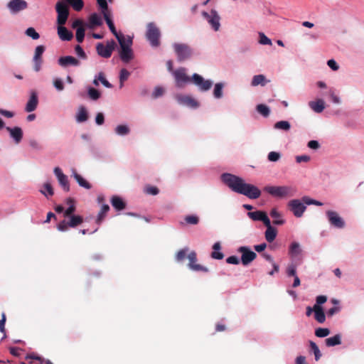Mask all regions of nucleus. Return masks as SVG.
Returning a JSON list of instances; mask_svg holds the SVG:
<instances>
[{"label":"nucleus","instance_id":"nucleus-1","mask_svg":"<svg viewBox=\"0 0 364 364\" xmlns=\"http://www.w3.org/2000/svg\"><path fill=\"white\" fill-rule=\"evenodd\" d=\"M229 188L250 199H257L261 196V191L257 186L247 183L242 178L230 173H229Z\"/></svg>","mask_w":364,"mask_h":364},{"label":"nucleus","instance_id":"nucleus-2","mask_svg":"<svg viewBox=\"0 0 364 364\" xmlns=\"http://www.w3.org/2000/svg\"><path fill=\"white\" fill-rule=\"evenodd\" d=\"M264 191L274 197L281 198L293 196L295 193V190L292 187L287 186H267L264 188Z\"/></svg>","mask_w":364,"mask_h":364},{"label":"nucleus","instance_id":"nucleus-3","mask_svg":"<svg viewBox=\"0 0 364 364\" xmlns=\"http://www.w3.org/2000/svg\"><path fill=\"white\" fill-rule=\"evenodd\" d=\"M146 37L153 47H158L160 45L161 32L156 25L153 23H149L146 26Z\"/></svg>","mask_w":364,"mask_h":364},{"label":"nucleus","instance_id":"nucleus-4","mask_svg":"<svg viewBox=\"0 0 364 364\" xmlns=\"http://www.w3.org/2000/svg\"><path fill=\"white\" fill-rule=\"evenodd\" d=\"M117 44L114 40L108 41L105 46L102 43H98L96 46L97 54L105 58H109L115 49Z\"/></svg>","mask_w":364,"mask_h":364},{"label":"nucleus","instance_id":"nucleus-5","mask_svg":"<svg viewBox=\"0 0 364 364\" xmlns=\"http://www.w3.org/2000/svg\"><path fill=\"white\" fill-rule=\"evenodd\" d=\"M55 10L58 14L57 23L58 25H65L69 16L68 6L65 2L60 1L55 5Z\"/></svg>","mask_w":364,"mask_h":364},{"label":"nucleus","instance_id":"nucleus-6","mask_svg":"<svg viewBox=\"0 0 364 364\" xmlns=\"http://www.w3.org/2000/svg\"><path fill=\"white\" fill-rule=\"evenodd\" d=\"M305 203L299 199H293L288 202L287 206L290 211L296 218H301L305 212L306 207Z\"/></svg>","mask_w":364,"mask_h":364},{"label":"nucleus","instance_id":"nucleus-7","mask_svg":"<svg viewBox=\"0 0 364 364\" xmlns=\"http://www.w3.org/2000/svg\"><path fill=\"white\" fill-rule=\"evenodd\" d=\"M237 252L241 254V262L244 266L249 265L257 258V254L249 247L241 246L238 248Z\"/></svg>","mask_w":364,"mask_h":364},{"label":"nucleus","instance_id":"nucleus-8","mask_svg":"<svg viewBox=\"0 0 364 364\" xmlns=\"http://www.w3.org/2000/svg\"><path fill=\"white\" fill-rule=\"evenodd\" d=\"M173 48L179 61L186 60L190 58L192 55L191 48L186 44L176 43Z\"/></svg>","mask_w":364,"mask_h":364},{"label":"nucleus","instance_id":"nucleus-9","mask_svg":"<svg viewBox=\"0 0 364 364\" xmlns=\"http://www.w3.org/2000/svg\"><path fill=\"white\" fill-rule=\"evenodd\" d=\"M198 87L200 91L205 92L209 90L213 82L210 80H205L201 75L194 73L191 77V82Z\"/></svg>","mask_w":364,"mask_h":364},{"label":"nucleus","instance_id":"nucleus-10","mask_svg":"<svg viewBox=\"0 0 364 364\" xmlns=\"http://www.w3.org/2000/svg\"><path fill=\"white\" fill-rule=\"evenodd\" d=\"M326 214L331 226L338 229H342L345 227L346 223L344 220L337 212L333 210H327Z\"/></svg>","mask_w":364,"mask_h":364},{"label":"nucleus","instance_id":"nucleus-11","mask_svg":"<svg viewBox=\"0 0 364 364\" xmlns=\"http://www.w3.org/2000/svg\"><path fill=\"white\" fill-rule=\"evenodd\" d=\"M176 85L179 87H183L185 84L191 82V77H188L186 73L184 68H180L173 72Z\"/></svg>","mask_w":364,"mask_h":364},{"label":"nucleus","instance_id":"nucleus-12","mask_svg":"<svg viewBox=\"0 0 364 364\" xmlns=\"http://www.w3.org/2000/svg\"><path fill=\"white\" fill-rule=\"evenodd\" d=\"M202 15L215 31L219 30L220 17L215 11L212 10L210 14L203 11Z\"/></svg>","mask_w":364,"mask_h":364},{"label":"nucleus","instance_id":"nucleus-13","mask_svg":"<svg viewBox=\"0 0 364 364\" xmlns=\"http://www.w3.org/2000/svg\"><path fill=\"white\" fill-rule=\"evenodd\" d=\"M188 259L189 260L188 267L190 269L195 272H207L208 268L203 267L199 264H196L197 262V255L196 252L192 251L188 255Z\"/></svg>","mask_w":364,"mask_h":364},{"label":"nucleus","instance_id":"nucleus-14","mask_svg":"<svg viewBox=\"0 0 364 364\" xmlns=\"http://www.w3.org/2000/svg\"><path fill=\"white\" fill-rule=\"evenodd\" d=\"M7 6L11 12L18 13L20 11L26 9L28 6V4L24 0H11L8 3Z\"/></svg>","mask_w":364,"mask_h":364},{"label":"nucleus","instance_id":"nucleus-15","mask_svg":"<svg viewBox=\"0 0 364 364\" xmlns=\"http://www.w3.org/2000/svg\"><path fill=\"white\" fill-rule=\"evenodd\" d=\"M45 50V47L43 46H38L35 50V54L33 56V62H34V70L36 72H38L41 70V64H42V58L41 56Z\"/></svg>","mask_w":364,"mask_h":364},{"label":"nucleus","instance_id":"nucleus-16","mask_svg":"<svg viewBox=\"0 0 364 364\" xmlns=\"http://www.w3.org/2000/svg\"><path fill=\"white\" fill-rule=\"evenodd\" d=\"M247 215L250 218H251L252 220L257 221L259 220L262 221L264 225L268 224L269 223L270 220L268 218L267 215L265 212L257 210L255 212H248Z\"/></svg>","mask_w":364,"mask_h":364},{"label":"nucleus","instance_id":"nucleus-17","mask_svg":"<svg viewBox=\"0 0 364 364\" xmlns=\"http://www.w3.org/2000/svg\"><path fill=\"white\" fill-rule=\"evenodd\" d=\"M58 64L63 68H66L69 65L78 66L80 62L73 56L68 55L60 57L58 60Z\"/></svg>","mask_w":364,"mask_h":364},{"label":"nucleus","instance_id":"nucleus-18","mask_svg":"<svg viewBox=\"0 0 364 364\" xmlns=\"http://www.w3.org/2000/svg\"><path fill=\"white\" fill-rule=\"evenodd\" d=\"M6 130L10 133V136L14 139L16 144H19L23 138V131L18 127L11 128L7 127Z\"/></svg>","mask_w":364,"mask_h":364},{"label":"nucleus","instance_id":"nucleus-19","mask_svg":"<svg viewBox=\"0 0 364 364\" xmlns=\"http://www.w3.org/2000/svg\"><path fill=\"white\" fill-rule=\"evenodd\" d=\"M38 100L37 94L35 92H32L28 101L26 103L25 110L27 112H31L34 111L38 105Z\"/></svg>","mask_w":364,"mask_h":364},{"label":"nucleus","instance_id":"nucleus-20","mask_svg":"<svg viewBox=\"0 0 364 364\" xmlns=\"http://www.w3.org/2000/svg\"><path fill=\"white\" fill-rule=\"evenodd\" d=\"M64 25H58V34L62 41H70L73 38V34Z\"/></svg>","mask_w":364,"mask_h":364},{"label":"nucleus","instance_id":"nucleus-21","mask_svg":"<svg viewBox=\"0 0 364 364\" xmlns=\"http://www.w3.org/2000/svg\"><path fill=\"white\" fill-rule=\"evenodd\" d=\"M264 225L267 228V230L264 232L265 239L268 242H272L275 240V238L277 237V230L275 228H273L271 225L270 222L268 223V224Z\"/></svg>","mask_w":364,"mask_h":364},{"label":"nucleus","instance_id":"nucleus-22","mask_svg":"<svg viewBox=\"0 0 364 364\" xmlns=\"http://www.w3.org/2000/svg\"><path fill=\"white\" fill-rule=\"evenodd\" d=\"M314 318L320 323L326 321V315L321 306L314 305Z\"/></svg>","mask_w":364,"mask_h":364},{"label":"nucleus","instance_id":"nucleus-23","mask_svg":"<svg viewBox=\"0 0 364 364\" xmlns=\"http://www.w3.org/2000/svg\"><path fill=\"white\" fill-rule=\"evenodd\" d=\"M111 204L117 210H122L126 208V203L118 196L112 197Z\"/></svg>","mask_w":364,"mask_h":364},{"label":"nucleus","instance_id":"nucleus-24","mask_svg":"<svg viewBox=\"0 0 364 364\" xmlns=\"http://www.w3.org/2000/svg\"><path fill=\"white\" fill-rule=\"evenodd\" d=\"M102 24L101 17L96 13L92 14L89 17V23L87 26L92 29L95 26H100Z\"/></svg>","mask_w":364,"mask_h":364},{"label":"nucleus","instance_id":"nucleus-25","mask_svg":"<svg viewBox=\"0 0 364 364\" xmlns=\"http://www.w3.org/2000/svg\"><path fill=\"white\" fill-rule=\"evenodd\" d=\"M119 56L124 63H129L133 58V52L131 48H122L119 52Z\"/></svg>","mask_w":364,"mask_h":364},{"label":"nucleus","instance_id":"nucleus-26","mask_svg":"<svg viewBox=\"0 0 364 364\" xmlns=\"http://www.w3.org/2000/svg\"><path fill=\"white\" fill-rule=\"evenodd\" d=\"M73 176L76 180L79 186L86 189H90L92 188L90 183L84 179L82 176L78 174L75 169L73 170Z\"/></svg>","mask_w":364,"mask_h":364},{"label":"nucleus","instance_id":"nucleus-27","mask_svg":"<svg viewBox=\"0 0 364 364\" xmlns=\"http://www.w3.org/2000/svg\"><path fill=\"white\" fill-rule=\"evenodd\" d=\"M309 107L316 113H321L325 108L324 102L322 100L311 101L309 103Z\"/></svg>","mask_w":364,"mask_h":364},{"label":"nucleus","instance_id":"nucleus-28","mask_svg":"<svg viewBox=\"0 0 364 364\" xmlns=\"http://www.w3.org/2000/svg\"><path fill=\"white\" fill-rule=\"evenodd\" d=\"M119 43L121 49L122 48H131V46L132 44V39L127 36V38L124 37V35L117 36L116 38Z\"/></svg>","mask_w":364,"mask_h":364},{"label":"nucleus","instance_id":"nucleus-29","mask_svg":"<svg viewBox=\"0 0 364 364\" xmlns=\"http://www.w3.org/2000/svg\"><path fill=\"white\" fill-rule=\"evenodd\" d=\"M213 251L211 252V257L215 259H221L224 255L220 252L221 245L219 242H215L213 246Z\"/></svg>","mask_w":364,"mask_h":364},{"label":"nucleus","instance_id":"nucleus-30","mask_svg":"<svg viewBox=\"0 0 364 364\" xmlns=\"http://www.w3.org/2000/svg\"><path fill=\"white\" fill-rule=\"evenodd\" d=\"M68 218H70V220H68V225H70V228H76L83 223V218L80 215H74Z\"/></svg>","mask_w":364,"mask_h":364},{"label":"nucleus","instance_id":"nucleus-31","mask_svg":"<svg viewBox=\"0 0 364 364\" xmlns=\"http://www.w3.org/2000/svg\"><path fill=\"white\" fill-rule=\"evenodd\" d=\"M326 346L332 347L341 343V336L336 334L332 337L328 338L325 340Z\"/></svg>","mask_w":364,"mask_h":364},{"label":"nucleus","instance_id":"nucleus-32","mask_svg":"<svg viewBox=\"0 0 364 364\" xmlns=\"http://www.w3.org/2000/svg\"><path fill=\"white\" fill-rule=\"evenodd\" d=\"M28 358H31L33 364H53L49 360L45 361L41 357L33 353L28 354L25 359Z\"/></svg>","mask_w":364,"mask_h":364},{"label":"nucleus","instance_id":"nucleus-33","mask_svg":"<svg viewBox=\"0 0 364 364\" xmlns=\"http://www.w3.org/2000/svg\"><path fill=\"white\" fill-rule=\"evenodd\" d=\"M301 252V250L300 248V245L296 242H292L289 247V255L291 257H294L300 255Z\"/></svg>","mask_w":364,"mask_h":364},{"label":"nucleus","instance_id":"nucleus-34","mask_svg":"<svg viewBox=\"0 0 364 364\" xmlns=\"http://www.w3.org/2000/svg\"><path fill=\"white\" fill-rule=\"evenodd\" d=\"M104 18L106 21V23L110 30V31L114 35V36L117 38V36H120V33H118L116 28L114 25L113 21H112L110 18V14H104Z\"/></svg>","mask_w":364,"mask_h":364},{"label":"nucleus","instance_id":"nucleus-35","mask_svg":"<svg viewBox=\"0 0 364 364\" xmlns=\"http://www.w3.org/2000/svg\"><path fill=\"white\" fill-rule=\"evenodd\" d=\"M88 119L87 112L85 107L81 106L76 116V119L78 122H84Z\"/></svg>","mask_w":364,"mask_h":364},{"label":"nucleus","instance_id":"nucleus-36","mask_svg":"<svg viewBox=\"0 0 364 364\" xmlns=\"http://www.w3.org/2000/svg\"><path fill=\"white\" fill-rule=\"evenodd\" d=\"M180 101L181 103L193 108L198 106V102L193 98L188 96L181 97Z\"/></svg>","mask_w":364,"mask_h":364},{"label":"nucleus","instance_id":"nucleus-37","mask_svg":"<svg viewBox=\"0 0 364 364\" xmlns=\"http://www.w3.org/2000/svg\"><path fill=\"white\" fill-rule=\"evenodd\" d=\"M109 210V206L107 204H104L100 209V211L98 213L96 223L97 224H100L102 221L104 220L106 214Z\"/></svg>","mask_w":364,"mask_h":364},{"label":"nucleus","instance_id":"nucleus-38","mask_svg":"<svg viewBox=\"0 0 364 364\" xmlns=\"http://www.w3.org/2000/svg\"><path fill=\"white\" fill-rule=\"evenodd\" d=\"M256 110L258 113L264 117H269L270 114L269 107L264 104L257 105L256 107Z\"/></svg>","mask_w":364,"mask_h":364},{"label":"nucleus","instance_id":"nucleus-39","mask_svg":"<svg viewBox=\"0 0 364 364\" xmlns=\"http://www.w3.org/2000/svg\"><path fill=\"white\" fill-rule=\"evenodd\" d=\"M68 4H69L73 9L77 11H80L82 10L84 6V3L82 0H65Z\"/></svg>","mask_w":364,"mask_h":364},{"label":"nucleus","instance_id":"nucleus-40","mask_svg":"<svg viewBox=\"0 0 364 364\" xmlns=\"http://www.w3.org/2000/svg\"><path fill=\"white\" fill-rule=\"evenodd\" d=\"M265 77L263 75H255L252 80L251 85L252 86H257L259 85H264L265 83Z\"/></svg>","mask_w":364,"mask_h":364},{"label":"nucleus","instance_id":"nucleus-41","mask_svg":"<svg viewBox=\"0 0 364 364\" xmlns=\"http://www.w3.org/2000/svg\"><path fill=\"white\" fill-rule=\"evenodd\" d=\"M309 346H310L311 350L313 351V353L315 355V360L316 361L320 359V358L321 357V351H320L318 346L316 345V343H314L313 341L309 342Z\"/></svg>","mask_w":364,"mask_h":364},{"label":"nucleus","instance_id":"nucleus-42","mask_svg":"<svg viewBox=\"0 0 364 364\" xmlns=\"http://www.w3.org/2000/svg\"><path fill=\"white\" fill-rule=\"evenodd\" d=\"M274 127L277 129L288 131L290 129V124L287 121H279L274 124Z\"/></svg>","mask_w":364,"mask_h":364},{"label":"nucleus","instance_id":"nucleus-43","mask_svg":"<svg viewBox=\"0 0 364 364\" xmlns=\"http://www.w3.org/2000/svg\"><path fill=\"white\" fill-rule=\"evenodd\" d=\"M130 75V73L125 68H122L120 70L119 74V83L120 87H122L124 85V82L126 81Z\"/></svg>","mask_w":364,"mask_h":364},{"label":"nucleus","instance_id":"nucleus-44","mask_svg":"<svg viewBox=\"0 0 364 364\" xmlns=\"http://www.w3.org/2000/svg\"><path fill=\"white\" fill-rule=\"evenodd\" d=\"M87 94L89 97L92 100H97L100 97V92L93 87H89L87 89Z\"/></svg>","mask_w":364,"mask_h":364},{"label":"nucleus","instance_id":"nucleus-45","mask_svg":"<svg viewBox=\"0 0 364 364\" xmlns=\"http://www.w3.org/2000/svg\"><path fill=\"white\" fill-rule=\"evenodd\" d=\"M58 180L63 190L66 192H68L70 191V185L67 176L65 175L64 176H61V178H58Z\"/></svg>","mask_w":364,"mask_h":364},{"label":"nucleus","instance_id":"nucleus-46","mask_svg":"<svg viewBox=\"0 0 364 364\" xmlns=\"http://www.w3.org/2000/svg\"><path fill=\"white\" fill-rule=\"evenodd\" d=\"M188 252V247L180 250L176 255V259L178 262L183 261L186 257V256L188 257V255H187Z\"/></svg>","mask_w":364,"mask_h":364},{"label":"nucleus","instance_id":"nucleus-47","mask_svg":"<svg viewBox=\"0 0 364 364\" xmlns=\"http://www.w3.org/2000/svg\"><path fill=\"white\" fill-rule=\"evenodd\" d=\"M43 188H44L45 191L41 190V192L44 196H52L54 194L53 188V187H52L50 183H46L43 185Z\"/></svg>","mask_w":364,"mask_h":364},{"label":"nucleus","instance_id":"nucleus-48","mask_svg":"<svg viewBox=\"0 0 364 364\" xmlns=\"http://www.w3.org/2000/svg\"><path fill=\"white\" fill-rule=\"evenodd\" d=\"M330 334V330L326 328H318L315 331V335L319 338H323Z\"/></svg>","mask_w":364,"mask_h":364},{"label":"nucleus","instance_id":"nucleus-49","mask_svg":"<svg viewBox=\"0 0 364 364\" xmlns=\"http://www.w3.org/2000/svg\"><path fill=\"white\" fill-rule=\"evenodd\" d=\"M115 132L118 135H127L129 132V129L126 125H118L115 129Z\"/></svg>","mask_w":364,"mask_h":364},{"label":"nucleus","instance_id":"nucleus-50","mask_svg":"<svg viewBox=\"0 0 364 364\" xmlns=\"http://www.w3.org/2000/svg\"><path fill=\"white\" fill-rule=\"evenodd\" d=\"M184 220L187 224L197 225L199 222V218L194 215H186Z\"/></svg>","mask_w":364,"mask_h":364},{"label":"nucleus","instance_id":"nucleus-51","mask_svg":"<svg viewBox=\"0 0 364 364\" xmlns=\"http://www.w3.org/2000/svg\"><path fill=\"white\" fill-rule=\"evenodd\" d=\"M223 85L221 83H217L215 85L213 90V95L215 98H220L223 95Z\"/></svg>","mask_w":364,"mask_h":364},{"label":"nucleus","instance_id":"nucleus-52","mask_svg":"<svg viewBox=\"0 0 364 364\" xmlns=\"http://www.w3.org/2000/svg\"><path fill=\"white\" fill-rule=\"evenodd\" d=\"M85 37V28L83 26L79 27L76 31V40L78 43H82Z\"/></svg>","mask_w":364,"mask_h":364},{"label":"nucleus","instance_id":"nucleus-53","mask_svg":"<svg viewBox=\"0 0 364 364\" xmlns=\"http://www.w3.org/2000/svg\"><path fill=\"white\" fill-rule=\"evenodd\" d=\"M302 201L306 205H318V206H321L323 205V203L321 202L316 200L314 199H311L308 196H304L302 198Z\"/></svg>","mask_w":364,"mask_h":364},{"label":"nucleus","instance_id":"nucleus-54","mask_svg":"<svg viewBox=\"0 0 364 364\" xmlns=\"http://www.w3.org/2000/svg\"><path fill=\"white\" fill-rule=\"evenodd\" d=\"M97 2L100 9H102V13L103 15L105 13L106 14H110L109 11L108 10V6L106 0H97Z\"/></svg>","mask_w":364,"mask_h":364},{"label":"nucleus","instance_id":"nucleus-55","mask_svg":"<svg viewBox=\"0 0 364 364\" xmlns=\"http://www.w3.org/2000/svg\"><path fill=\"white\" fill-rule=\"evenodd\" d=\"M296 265L294 263H291L288 265L287 268V274L289 277H295L296 276Z\"/></svg>","mask_w":364,"mask_h":364},{"label":"nucleus","instance_id":"nucleus-56","mask_svg":"<svg viewBox=\"0 0 364 364\" xmlns=\"http://www.w3.org/2000/svg\"><path fill=\"white\" fill-rule=\"evenodd\" d=\"M26 34L28 36L32 38L33 40H37L40 37V35L38 34V33H37L36 31V30L33 28H32V27H30V28L26 29Z\"/></svg>","mask_w":364,"mask_h":364},{"label":"nucleus","instance_id":"nucleus-57","mask_svg":"<svg viewBox=\"0 0 364 364\" xmlns=\"http://www.w3.org/2000/svg\"><path fill=\"white\" fill-rule=\"evenodd\" d=\"M98 79L101 82V83L106 87L107 88H111L112 87V85L111 83H109L105 78V74L104 73L102 72H100L99 74H98Z\"/></svg>","mask_w":364,"mask_h":364},{"label":"nucleus","instance_id":"nucleus-58","mask_svg":"<svg viewBox=\"0 0 364 364\" xmlns=\"http://www.w3.org/2000/svg\"><path fill=\"white\" fill-rule=\"evenodd\" d=\"M259 42L262 45H272V41L267 37L263 33H259Z\"/></svg>","mask_w":364,"mask_h":364},{"label":"nucleus","instance_id":"nucleus-59","mask_svg":"<svg viewBox=\"0 0 364 364\" xmlns=\"http://www.w3.org/2000/svg\"><path fill=\"white\" fill-rule=\"evenodd\" d=\"M68 221H66L65 220L60 221L57 225V229L61 232L67 231L68 228H70V225H68Z\"/></svg>","mask_w":364,"mask_h":364},{"label":"nucleus","instance_id":"nucleus-60","mask_svg":"<svg viewBox=\"0 0 364 364\" xmlns=\"http://www.w3.org/2000/svg\"><path fill=\"white\" fill-rule=\"evenodd\" d=\"M281 157V155L279 153L276 151H271L268 154V160L270 161H277Z\"/></svg>","mask_w":364,"mask_h":364},{"label":"nucleus","instance_id":"nucleus-61","mask_svg":"<svg viewBox=\"0 0 364 364\" xmlns=\"http://www.w3.org/2000/svg\"><path fill=\"white\" fill-rule=\"evenodd\" d=\"M164 93V89L161 87H156L153 93H152V97L153 98H158L161 96H162Z\"/></svg>","mask_w":364,"mask_h":364},{"label":"nucleus","instance_id":"nucleus-62","mask_svg":"<svg viewBox=\"0 0 364 364\" xmlns=\"http://www.w3.org/2000/svg\"><path fill=\"white\" fill-rule=\"evenodd\" d=\"M75 51L76 54L80 58H81L82 59H86L87 58V55H86V53H85V51L83 50L82 48L80 46L77 45L75 47Z\"/></svg>","mask_w":364,"mask_h":364},{"label":"nucleus","instance_id":"nucleus-63","mask_svg":"<svg viewBox=\"0 0 364 364\" xmlns=\"http://www.w3.org/2000/svg\"><path fill=\"white\" fill-rule=\"evenodd\" d=\"M76 210V207L75 203L71 204L65 211H64V217H69L71 215H74L73 213Z\"/></svg>","mask_w":364,"mask_h":364},{"label":"nucleus","instance_id":"nucleus-64","mask_svg":"<svg viewBox=\"0 0 364 364\" xmlns=\"http://www.w3.org/2000/svg\"><path fill=\"white\" fill-rule=\"evenodd\" d=\"M341 310V307L339 306H334L333 307L329 309L326 314L328 317L333 316L334 314L338 313Z\"/></svg>","mask_w":364,"mask_h":364}]
</instances>
